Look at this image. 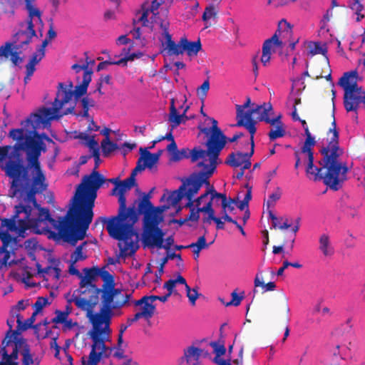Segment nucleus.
I'll return each instance as SVG.
<instances>
[{
	"label": "nucleus",
	"instance_id": "1",
	"mask_svg": "<svg viewBox=\"0 0 365 365\" xmlns=\"http://www.w3.org/2000/svg\"><path fill=\"white\" fill-rule=\"evenodd\" d=\"M9 136L17 141L5 165L1 166L6 175L11 179L9 196L14 198L21 191V182L29 180L30 170L31 186L23 200L24 203L19 205L28 206L31 217L33 207H38L36 195L47 188L46 176L39 160L41 151L46 150V145L38 133L30 134L25 128L12 129Z\"/></svg>",
	"mask_w": 365,
	"mask_h": 365
},
{
	"label": "nucleus",
	"instance_id": "2",
	"mask_svg": "<svg viewBox=\"0 0 365 365\" xmlns=\"http://www.w3.org/2000/svg\"><path fill=\"white\" fill-rule=\"evenodd\" d=\"M334 111L335 106L333 103V120L331 127L327 132V145L320 150L322 158L319 162L325 171L321 173V169H316L317 172L314 174V181L323 180L327 187L336 191L342 187L344 182L347 180L349 168L346 163L339 160V157L344 151L339 147V133L336 128Z\"/></svg>",
	"mask_w": 365,
	"mask_h": 365
},
{
	"label": "nucleus",
	"instance_id": "3",
	"mask_svg": "<svg viewBox=\"0 0 365 365\" xmlns=\"http://www.w3.org/2000/svg\"><path fill=\"white\" fill-rule=\"evenodd\" d=\"M93 71L83 73V81L80 85L75 87L73 91L67 89L63 83H58L59 90L53 103V108H40L36 113H33L28 118L22 125L26 132L31 133H37L36 130L41 126L43 128L50 125L53 120H58L63 115L69 113H74V106L68 108L66 110L61 113L63 106L68 103L74 96L76 100L84 96L87 93L88 87L91 81Z\"/></svg>",
	"mask_w": 365,
	"mask_h": 365
},
{
	"label": "nucleus",
	"instance_id": "4",
	"mask_svg": "<svg viewBox=\"0 0 365 365\" xmlns=\"http://www.w3.org/2000/svg\"><path fill=\"white\" fill-rule=\"evenodd\" d=\"M210 120L212 123L210 128L198 127L200 133L206 135H210L206 143L207 149L205 150L199 147H195L192 150L187 148H182L180 150H177L173 153L170 160L178 162L184 158H190L191 161L195 163L198 160H202L197 164L198 168H202L198 173H207L212 170V168H213V172L215 170L220 153L226 145V136L218 127L217 121L212 118Z\"/></svg>",
	"mask_w": 365,
	"mask_h": 365
},
{
	"label": "nucleus",
	"instance_id": "5",
	"mask_svg": "<svg viewBox=\"0 0 365 365\" xmlns=\"http://www.w3.org/2000/svg\"><path fill=\"white\" fill-rule=\"evenodd\" d=\"M106 181L103 175L97 170H93L90 175L83 178L82 182L76 190L73 197V207L76 209V217L83 226L81 233L86 232L92 222L97 191Z\"/></svg>",
	"mask_w": 365,
	"mask_h": 365
},
{
	"label": "nucleus",
	"instance_id": "6",
	"mask_svg": "<svg viewBox=\"0 0 365 365\" xmlns=\"http://www.w3.org/2000/svg\"><path fill=\"white\" fill-rule=\"evenodd\" d=\"M34 208L38 210V222H49L54 229L58 230V235L66 242L75 246L78 240H82L86 237V232H81L83 226L80 220L76 217V209L72 207L63 217H59L57 221L51 217L49 210L42 207L40 205Z\"/></svg>",
	"mask_w": 365,
	"mask_h": 365
},
{
	"label": "nucleus",
	"instance_id": "7",
	"mask_svg": "<svg viewBox=\"0 0 365 365\" xmlns=\"http://www.w3.org/2000/svg\"><path fill=\"white\" fill-rule=\"evenodd\" d=\"M25 7L28 12V16L25 22H20V29L14 34L11 47L13 49H26V47L31 42L34 37H36L35 24L41 25V30L43 27L41 19L42 12L35 6V0H24Z\"/></svg>",
	"mask_w": 365,
	"mask_h": 365
},
{
	"label": "nucleus",
	"instance_id": "8",
	"mask_svg": "<svg viewBox=\"0 0 365 365\" xmlns=\"http://www.w3.org/2000/svg\"><path fill=\"white\" fill-rule=\"evenodd\" d=\"M118 195L119 209L116 216L112 217L109 220L106 217H101L96 222V225L98 221L106 223L109 225L110 232H114L115 235L118 233L117 225L123 224V228L128 229L131 225H134L138 220V212L135 206L133 205L129 207H126V197L124 193L117 192Z\"/></svg>",
	"mask_w": 365,
	"mask_h": 365
},
{
	"label": "nucleus",
	"instance_id": "9",
	"mask_svg": "<svg viewBox=\"0 0 365 365\" xmlns=\"http://www.w3.org/2000/svg\"><path fill=\"white\" fill-rule=\"evenodd\" d=\"M357 76L356 71L346 72L339 78V85L344 89V106L346 112L354 111L363 104V98L360 94V86L354 78Z\"/></svg>",
	"mask_w": 365,
	"mask_h": 365
},
{
	"label": "nucleus",
	"instance_id": "10",
	"mask_svg": "<svg viewBox=\"0 0 365 365\" xmlns=\"http://www.w3.org/2000/svg\"><path fill=\"white\" fill-rule=\"evenodd\" d=\"M14 214L11 218H1V232H15L19 237H24V232L30 227L29 222L33 221L30 217V209L28 206L16 205Z\"/></svg>",
	"mask_w": 365,
	"mask_h": 365
},
{
	"label": "nucleus",
	"instance_id": "11",
	"mask_svg": "<svg viewBox=\"0 0 365 365\" xmlns=\"http://www.w3.org/2000/svg\"><path fill=\"white\" fill-rule=\"evenodd\" d=\"M123 224L117 225L118 232L117 235L114 232H110L109 225H106V230L111 237L119 241H123L119 243V248L120 255L123 257L132 256L135 254L138 248V234L134 230L133 226L131 225L128 229H123Z\"/></svg>",
	"mask_w": 365,
	"mask_h": 365
},
{
	"label": "nucleus",
	"instance_id": "12",
	"mask_svg": "<svg viewBox=\"0 0 365 365\" xmlns=\"http://www.w3.org/2000/svg\"><path fill=\"white\" fill-rule=\"evenodd\" d=\"M158 225L155 217L149 213L143 217L142 242L144 247L162 248L165 233Z\"/></svg>",
	"mask_w": 365,
	"mask_h": 365
},
{
	"label": "nucleus",
	"instance_id": "13",
	"mask_svg": "<svg viewBox=\"0 0 365 365\" xmlns=\"http://www.w3.org/2000/svg\"><path fill=\"white\" fill-rule=\"evenodd\" d=\"M111 333L110 328L92 327L88 335L93 341L88 358L91 365H97L107 349L106 341Z\"/></svg>",
	"mask_w": 365,
	"mask_h": 365
},
{
	"label": "nucleus",
	"instance_id": "14",
	"mask_svg": "<svg viewBox=\"0 0 365 365\" xmlns=\"http://www.w3.org/2000/svg\"><path fill=\"white\" fill-rule=\"evenodd\" d=\"M113 295L107 293L104 294L102 293V307L99 312L96 314H91L90 322L92 324V327L98 328H110V324L113 316V310L119 309V304H114L113 302Z\"/></svg>",
	"mask_w": 365,
	"mask_h": 365
},
{
	"label": "nucleus",
	"instance_id": "15",
	"mask_svg": "<svg viewBox=\"0 0 365 365\" xmlns=\"http://www.w3.org/2000/svg\"><path fill=\"white\" fill-rule=\"evenodd\" d=\"M213 173V169L207 173H192L190 175V182L187 193L185 197L187 198V202L185 204V207L190 209H196L194 207V196L199 192L203 184L210 185L209 178Z\"/></svg>",
	"mask_w": 365,
	"mask_h": 365
},
{
	"label": "nucleus",
	"instance_id": "16",
	"mask_svg": "<svg viewBox=\"0 0 365 365\" xmlns=\"http://www.w3.org/2000/svg\"><path fill=\"white\" fill-rule=\"evenodd\" d=\"M99 271L100 268L98 267L83 269L84 275L81 274V277H80V288L78 290L80 294H86V292H88L95 294V297H96V294H99L101 292V289H98L96 284H93V282L98 277Z\"/></svg>",
	"mask_w": 365,
	"mask_h": 365
},
{
	"label": "nucleus",
	"instance_id": "17",
	"mask_svg": "<svg viewBox=\"0 0 365 365\" xmlns=\"http://www.w3.org/2000/svg\"><path fill=\"white\" fill-rule=\"evenodd\" d=\"M255 113V108L245 110L241 107L236 108V120L237 123L235 126L245 127L250 134V140H254V135L256 133V120L252 118V115Z\"/></svg>",
	"mask_w": 365,
	"mask_h": 365
},
{
	"label": "nucleus",
	"instance_id": "18",
	"mask_svg": "<svg viewBox=\"0 0 365 365\" xmlns=\"http://www.w3.org/2000/svg\"><path fill=\"white\" fill-rule=\"evenodd\" d=\"M18 244V237H13L11 235L10 240H8L5 247L4 242H2V246L0 247V255L4 254V255L2 258L0 259V270H1L4 267H11L19 263V260L12 259L9 261L11 257V255H15V251L18 249L19 247Z\"/></svg>",
	"mask_w": 365,
	"mask_h": 365
},
{
	"label": "nucleus",
	"instance_id": "19",
	"mask_svg": "<svg viewBox=\"0 0 365 365\" xmlns=\"http://www.w3.org/2000/svg\"><path fill=\"white\" fill-rule=\"evenodd\" d=\"M150 194H144L142 200L138 202V212L139 214H143L144 217L146 216L147 213L150 214L155 217V219L158 224L162 220V217L159 216L162 212L167 208L165 206L154 207L150 200Z\"/></svg>",
	"mask_w": 365,
	"mask_h": 365
},
{
	"label": "nucleus",
	"instance_id": "20",
	"mask_svg": "<svg viewBox=\"0 0 365 365\" xmlns=\"http://www.w3.org/2000/svg\"><path fill=\"white\" fill-rule=\"evenodd\" d=\"M278 33H282L284 36H291L292 34V26L285 19H282L278 24V29L274 34L269 38L265 40L263 44L269 46L272 48L273 46L282 47L283 42L279 39Z\"/></svg>",
	"mask_w": 365,
	"mask_h": 365
},
{
	"label": "nucleus",
	"instance_id": "21",
	"mask_svg": "<svg viewBox=\"0 0 365 365\" xmlns=\"http://www.w3.org/2000/svg\"><path fill=\"white\" fill-rule=\"evenodd\" d=\"M98 299V294H91L88 299L85 298L74 297L72 301L75 303L76 306L83 311H87V317L90 319L91 314H93L91 309L97 304Z\"/></svg>",
	"mask_w": 365,
	"mask_h": 365
},
{
	"label": "nucleus",
	"instance_id": "22",
	"mask_svg": "<svg viewBox=\"0 0 365 365\" xmlns=\"http://www.w3.org/2000/svg\"><path fill=\"white\" fill-rule=\"evenodd\" d=\"M104 294L109 293L113 295V302L114 304H119V309L125 305L131 297V294H123L120 289L113 288L112 289L101 290Z\"/></svg>",
	"mask_w": 365,
	"mask_h": 365
},
{
	"label": "nucleus",
	"instance_id": "23",
	"mask_svg": "<svg viewBox=\"0 0 365 365\" xmlns=\"http://www.w3.org/2000/svg\"><path fill=\"white\" fill-rule=\"evenodd\" d=\"M319 250L324 257H331L334 254V248L331 245L330 237L327 233L322 234L319 237Z\"/></svg>",
	"mask_w": 365,
	"mask_h": 365
},
{
	"label": "nucleus",
	"instance_id": "24",
	"mask_svg": "<svg viewBox=\"0 0 365 365\" xmlns=\"http://www.w3.org/2000/svg\"><path fill=\"white\" fill-rule=\"evenodd\" d=\"M202 352L203 350L200 348L194 346H188L187 349H184V354L180 357V360L181 362L186 361L187 364H190L192 359H193L195 363L192 365H197Z\"/></svg>",
	"mask_w": 365,
	"mask_h": 365
},
{
	"label": "nucleus",
	"instance_id": "25",
	"mask_svg": "<svg viewBox=\"0 0 365 365\" xmlns=\"http://www.w3.org/2000/svg\"><path fill=\"white\" fill-rule=\"evenodd\" d=\"M182 185L180 186L178 190H175L169 196V200L171 205H176L182 199H183L187 193L188 187V183L190 182V176L185 179H182Z\"/></svg>",
	"mask_w": 365,
	"mask_h": 365
},
{
	"label": "nucleus",
	"instance_id": "26",
	"mask_svg": "<svg viewBox=\"0 0 365 365\" xmlns=\"http://www.w3.org/2000/svg\"><path fill=\"white\" fill-rule=\"evenodd\" d=\"M188 120L185 113L179 114L175 106L174 99L171 100L168 120L171 123L172 129L178 127L181 123Z\"/></svg>",
	"mask_w": 365,
	"mask_h": 365
},
{
	"label": "nucleus",
	"instance_id": "27",
	"mask_svg": "<svg viewBox=\"0 0 365 365\" xmlns=\"http://www.w3.org/2000/svg\"><path fill=\"white\" fill-rule=\"evenodd\" d=\"M316 144V141L314 137L306 138L303 146L301 148V153L303 154H307L308 163H307V171L309 172L313 167L314 161V153L312 148Z\"/></svg>",
	"mask_w": 365,
	"mask_h": 365
},
{
	"label": "nucleus",
	"instance_id": "28",
	"mask_svg": "<svg viewBox=\"0 0 365 365\" xmlns=\"http://www.w3.org/2000/svg\"><path fill=\"white\" fill-rule=\"evenodd\" d=\"M202 44L200 40L189 41L186 37H182V53L185 51L189 56H197L201 50Z\"/></svg>",
	"mask_w": 365,
	"mask_h": 365
},
{
	"label": "nucleus",
	"instance_id": "29",
	"mask_svg": "<svg viewBox=\"0 0 365 365\" xmlns=\"http://www.w3.org/2000/svg\"><path fill=\"white\" fill-rule=\"evenodd\" d=\"M175 258L178 259L179 261L177 264L178 267L182 265V259L180 254H176L175 252L168 253L165 257L161 259V262L160 263L158 272L155 273L157 282H159V281L161 280V276L163 274L165 265L167 264L168 260L173 259Z\"/></svg>",
	"mask_w": 365,
	"mask_h": 365
},
{
	"label": "nucleus",
	"instance_id": "30",
	"mask_svg": "<svg viewBox=\"0 0 365 365\" xmlns=\"http://www.w3.org/2000/svg\"><path fill=\"white\" fill-rule=\"evenodd\" d=\"M139 151L140 153V156L138 160L142 163V165L145 169L146 168L152 169V168L158 163L156 161L157 157L155 155L153 156L152 153L145 148H140Z\"/></svg>",
	"mask_w": 365,
	"mask_h": 365
},
{
	"label": "nucleus",
	"instance_id": "31",
	"mask_svg": "<svg viewBox=\"0 0 365 365\" xmlns=\"http://www.w3.org/2000/svg\"><path fill=\"white\" fill-rule=\"evenodd\" d=\"M272 106L270 103H263L262 105L257 106L255 108V113L258 115L257 119L258 121H264L267 123L266 118H269L270 115H272Z\"/></svg>",
	"mask_w": 365,
	"mask_h": 365
},
{
	"label": "nucleus",
	"instance_id": "32",
	"mask_svg": "<svg viewBox=\"0 0 365 365\" xmlns=\"http://www.w3.org/2000/svg\"><path fill=\"white\" fill-rule=\"evenodd\" d=\"M162 1L153 0L151 2L148 1H144L143 4H146L148 6V9L152 14L150 17L151 23L160 24L161 19L159 17L158 9L162 4Z\"/></svg>",
	"mask_w": 365,
	"mask_h": 365
},
{
	"label": "nucleus",
	"instance_id": "33",
	"mask_svg": "<svg viewBox=\"0 0 365 365\" xmlns=\"http://www.w3.org/2000/svg\"><path fill=\"white\" fill-rule=\"evenodd\" d=\"M36 266L38 273L44 274L46 275V280L51 279L58 281L60 279L61 270L58 267L48 266L43 269H41V265L38 263L36 264Z\"/></svg>",
	"mask_w": 365,
	"mask_h": 365
},
{
	"label": "nucleus",
	"instance_id": "34",
	"mask_svg": "<svg viewBox=\"0 0 365 365\" xmlns=\"http://www.w3.org/2000/svg\"><path fill=\"white\" fill-rule=\"evenodd\" d=\"M155 311V305L147 299L144 303H143L141 306V311L135 314L140 319L144 318L145 319H150L154 315Z\"/></svg>",
	"mask_w": 365,
	"mask_h": 365
},
{
	"label": "nucleus",
	"instance_id": "35",
	"mask_svg": "<svg viewBox=\"0 0 365 365\" xmlns=\"http://www.w3.org/2000/svg\"><path fill=\"white\" fill-rule=\"evenodd\" d=\"M245 153L242 152H232L228 155L225 160V163L232 168H238L242 166L243 160L245 159Z\"/></svg>",
	"mask_w": 365,
	"mask_h": 365
},
{
	"label": "nucleus",
	"instance_id": "36",
	"mask_svg": "<svg viewBox=\"0 0 365 365\" xmlns=\"http://www.w3.org/2000/svg\"><path fill=\"white\" fill-rule=\"evenodd\" d=\"M9 346V341H5L4 342V346L1 347L0 354L2 356V359L10 361H16V360L18 359V357H19V349H18L17 344H14L12 352L10 354H8V351L6 350V347Z\"/></svg>",
	"mask_w": 365,
	"mask_h": 365
},
{
	"label": "nucleus",
	"instance_id": "37",
	"mask_svg": "<svg viewBox=\"0 0 365 365\" xmlns=\"http://www.w3.org/2000/svg\"><path fill=\"white\" fill-rule=\"evenodd\" d=\"M98 277L103 281V290L112 289L115 287L114 277L104 268L100 269Z\"/></svg>",
	"mask_w": 365,
	"mask_h": 365
},
{
	"label": "nucleus",
	"instance_id": "38",
	"mask_svg": "<svg viewBox=\"0 0 365 365\" xmlns=\"http://www.w3.org/2000/svg\"><path fill=\"white\" fill-rule=\"evenodd\" d=\"M21 355L23 356L22 365H39L40 360L37 357L34 358L28 345L24 346Z\"/></svg>",
	"mask_w": 365,
	"mask_h": 365
},
{
	"label": "nucleus",
	"instance_id": "39",
	"mask_svg": "<svg viewBox=\"0 0 365 365\" xmlns=\"http://www.w3.org/2000/svg\"><path fill=\"white\" fill-rule=\"evenodd\" d=\"M255 287H261L263 289V292L274 291L276 288V284L274 282H269L267 284L263 280L262 272L257 273L254 281Z\"/></svg>",
	"mask_w": 365,
	"mask_h": 365
},
{
	"label": "nucleus",
	"instance_id": "40",
	"mask_svg": "<svg viewBox=\"0 0 365 365\" xmlns=\"http://www.w3.org/2000/svg\"><path fill=\"white\" fill-rule=\"evenodd\" d=\"M37 314H34L33 312L32 315L28 318L24 323H22V317L20 314H16V323H17V329L21 331H26L29 328H31L34 325V322L36 321V317Z\"/></svg>",
	"mask_w": 365,
	"mask_h": 365
},
{
	"label": "nucleus",
	"instance_id": "41",
	"mask_svg": "<svg viewBox=\"0 0 365 365\" xmlns=\"http://www.w3.org/2000/svg\"><path fill=\"white\" fill-rule=\"evenodd\" d=\"M44 56L45 53L37 50L36 52L34 53L30 58L28 63L26 65V68L29 69V71L31 72H35L36 66L44 58Z\"/></svg>",
	"mask_w": 365,
	"mask_h": 365
},
{
	"label": "nucleus",
	"instance_id": "42",
	"mask_svg": "<svg viewBox=\"0 0 365 365\" xmlns=\"http://www.w3.org/2000/svg\"><path fill=\"white\" fill-rule=\"evenodd\" d=\"M86 244L87 242H84L76 247V250L71 255L70 262H73V264H76L78 261H83L87 258L86 255L83 252V247Z\"/></svg>",
	"mask_w": 365,
	"mask_h": 365
},
{
	"label": "nucleus",
	"instance_id": "43",
	"mask_svg": "<svg viewBox=\"0 0 365 365\" xmlns=\"http://www.w3.org/2000/svg\"><path fill=\"white\" fill-rule=\"evenodd\" d=\"M165 49L169 56H178L180 54H182V38L180 39L178 43H176L174 41L173 42H170L166 46Z\"/></svg>",
	"mask_w": 365,
	"mask_h": 365
},
{
	"label": "nucleus",
	"instance_id": "44",
	"mask_svg": "<svg viewBox=\"0 0 365 365\" xmlns=\"http://www.w3.org/2000/svg\"><path fill=\"white\" fill-rule=\"evenodd\" d=\"M81 106L83 110V113L77 114L78 116H82L88 118L89 117L88 110L91 107H94L95 101L88 97H83L81 100Z\"/></svg>",
	"mask_w": 365,
	"mask_h": 365
},
{
	"label": "nucleus",
	"instance_id": "45",
	"mask_svg": "<svg viewBox=\"0 0 365 365\" xmlns=\"http://www.w3.org/2000/svg\"><path fill=\"white\" fill-rule=\"evenodd\" d=\"M148 6L146 4H142L140 10L137 12V14H141L138 22L141 23L143 26H148L149 25L148 16L150 12L148 11Z\"/></svg>",
	"mask_w": 365,
	"mask_h": 365
},
{
	"label": "nucleus",
	"instance_id": "46",
	"mask_svg": "<svg viewBox=\"0 0 365 365\" xmlns=\"http://www.w3.org/2000/svg\"><path fill=\"white\" fill-rule=\"evenodd\" d=\"M101 146L104 156L108 155L110 153L118 148V145L111 142L110 140H103Z\"/></svg>",
	"mask_w": 365,
	"mask_h": 365
},
{
	"label": "nucleus",
	"instance_id": "47",
	"mask_svg": "<svg viewBox=\"0 0 365 365\" xmlns=\"http://www.w3.org/2000/svg\"><path fill=\"white\" fill-rule=\"evenodd\" d=\"M282 195V191L279 187H277L275 191L272 193L267 201L264 202L267 210H269L271 207H273L275 205V203L277 200H279Z\"/></svg>",
	"mask_w": 365,
	"mask_h": 365
},
{
	"label": "nucleus",
	"instance_id": "48",
	"mask_svg": "<svg viewBox=\"0 0 365 365\" xmlns=\"http://www.w3.org/2000/svg\"><path fill=\"white\" fill-rule=\"evenodd\" d=\"M250 145H251L250 152L245 153V159L242 161L243 163H242L241 169H242L244 171L245 170L250 169L251 165H252V163H251L250 158H251V157L253 155V154L255 153V142H254V140H250Z\"/></svg>",
	"mask_w": 365,
	"mask_h": 365
},
{
	"label": "nucleus",
	"instance_id": "49",
	"mask_svg": "<svg viewBox=\"0 0 365 365\" xmlns=\"http://www.w3.org/2000/svg\"><path fill=\"white\" fill-rule=\"evenodd\" d=\"M135 185V182L134 180H131L128 177L126 179L120 182L118 184V189L117 192L120 193H125L127 190H130L134 185Z\"/></svg>",
	"mask_w": 365,
	"mask_h": 365
},
{
	"label": "nucleus",
	"instance_id": "50",
	"mask_svg": "<svg viewBox=\"0 0 365 365\" xmlns=\"http://www.w3.org/2000/svg\"><path fill=\"white\" fill-rule=\"evenodd\" d=\"M160 29L163 30V36L165 39V45L167 46L170 42H173L172 36L169 33L170 24L166 20H160Z\"/></svg>",
	"mask_w": 365,
	"mask_h": 365
},
{
	"label": "nucleus",
	"instance_id": "51",
	"mask_svg": "<svg viewBox=\"0 0 365 365\" xmlns=\"http://www.w3.org/2000/svg\"><path fill=\"white\" fill-rule=\"evenodd\" d=\"M285 133L284 127L279 125V126H275V129H271L268 133V136L270 140H274L277 138L284 137Z\"/></svg>",
	"mask_w": 365,
	"mask_h": 365
},
{
	"label": "nucleus",
	"instance_id": "52",
	"mask_svg": "<svg viewBox=\"0 0 365 365\" xmlns=\"http://www.w3.org/2000/svg\"><path fill=\"white\" fill-rule=\"evenodd\" d=\"M48 304H50V302H48V299L47 297H38L36 302L33 304V307L34 309V314H38L40 313L43 307Z\"/></svg>",
	"mask_w": 365,
	"mask_h": 365
},
{
	"label": "nucleus",
	"instance_id": "53",
	"mask_svg": "<svg viewBox=\"0 0 365 365\" xmlns=\"http://www.w3.org/2000/svg\"><path fill=\"white\" fill-rule=\"evenodd\" d=\"M80 138L85 140L86 141V145L91 150H92V153L94 152V150H98V143L95 140L93 136H90L86 134H83L80 135Z\"/></svg>",
	"mask_w": 365,
	"mask_h": 365
},
{
	"label": "nucleus",
	"instance_id": "54",
	"mask_svg": "<svg viewBox=\"0 0 365 365\" xmlns=\"http://www.w3.org/2000/svg\"><path fill=\"white\" fill-rule=\"evenodd\" d=\"M262 51V54L260 61L264 66H267L271 59L272 48L269 46L263 44Z\"/></svg>",
	"mask_w": 365,
	"mask_h": 365
},
{
	"label": "nucleus",
	"instance_id": "55",
	"mask_svg": "<svg viewBox=\"0 0 365 365\" xmlns=\"http://www.w3.org/2000/svg\"><path fill=\"white\" fill-rule=\"evenodd\" d=\"M56 317L51 319V322L54 324H62L68 319L70 314V311H61L56 309L55 311Z\"/></svg>",
	"mask_w": 365,
	"mask_h": 365
},
{
	"label": "nucleus",
	"instance_id": "56",
	"mask_svg": "<svg viewBox=\"0 0 365 365\" xmlns=\"http://www.w3.org/2000/svg\"><path fill=\"white\" fill-rule=\"evenodd\" d=\"M23 49H13V46L9 51V56H11V61L14 66H17L23 61V58L19 56Z\"/></svg>",
	"mask_w": 365,
	"mask_h": 365
},
{
	"label": "nucleus",
	"instance_id": "57",
	"mask_svg": "<svg viewBox=\"0 0 365 365\" xmlns=\"http://www.w3.org/2000/svg\"><path fill=\"white\" fill-rule=\"evenodd\" d=\"M4 14L9 19H11V21H14L15 14L14 4L10 1H7L4 5Z\"/></svg>",
	"mask_w": 365,
	"mask_h": 365
},
{
	"label": "nucleus",
	"instance_id": "58",
	"mask_svg": "<svg viewBox=\"0 0 365 365\" xmlns=\"http://www.w3.org/2000/svg\"><path fill=\"white\" fill-rule=\"evenodd\" d=\"M217 17V11H215V6L213 5H210L207 6L202 14V20L204 21H207L211 19H215Z\"/></svg>",
	"mask_w": 365,
	"mask_h": 365
},
{
	"label": "nucleus",
	"instance_id": "59",
	"mask_svg": "<svg viewBox=\"0 0 365 365\" xmlns=\"http://www.w3.org/2000/svg\"><path fill=\"white\" fill-rule=\"evenodd\" d=\"M210 345L213 348L214 352L215 354V357H220L226 352V349L224 344H220L217 341H211Z\"/></svg>",
	"mask_w": 365,
	"mask_h": 365
},
{
	"label": "nucleus",
	"instance_id": "60",
	"mask_svg": "<svg viewBox=\"0 0 365 365\" xmlns=\"http://www.w3.org/2000/svg\"><path fill=\"white\" fill-rule=\"evenodd\" d=\"M187 292V297L189 299L192 305L195 304V302L199 297L198 294V287H195L191 289L189 286H187V289H185Z\"/></svg>",
	"mask_w": 365,
	"mask_h": 365
},
{
	"label": "nucleus",
	"instance_id": "61",
	"mask_svg": "<svg viewBox=\"0 0 365 365\" xmlns=\"http://www.w3.org/2000/svg\"><path fill=\"white\" fill-rule=\"evenodd\" d=\"M190 248H195L200 250L206 249L209 247V245L206 242L205 235L200 237L196 242H192L188 245Z\"/></svg>",
	"mask_w": 365,
	"mask_h": 365
},
{
	"label": "nucleus",
	"instance_id": "62",
	"mask_svg": "<svg viewBox=\"0 0 365 365\" xmlns=\"http://www.w3.org/2000/svg\"><path fill=\"white\" fill-rule=\"evenodd\" d=\"M210 89V81L209 79L205 80L200 87L197 89V94L202 100L207 96V93Z\"/></svg>",
	"mask_w": 365,
	"mask_h": 365
},
{
	"label": "nucleus",
	"instance_id": "63",
	"mask_svg": "<svg viewBox=\"0 0 365 365\" xmlns=\"http://www.w3.org/2000/svg\"><path fill=\"white\" fill-rule=\"evenodd\" d=\"M231 297H232V299L227 302L225 304V306L226 307H229V306H238L240 304L242 299H243V297L242 296H239L237 294V293L236 292V291H233L232 293H231Z\"/></svg>",
	"mask_w": 365,
	"mask_h": 365
},
{
	"label": "nucleus",
	"instance_id": "64",
	"mask_svg": "<svg viewBox=\"0 0 365 365\" xmlns=\"http://www.w3.org/2000/svg\"><path fill=\"white\" fill-rule=\"evenodd\" d=\"M200 212H201V211L199 210V207L196 209H191L190 210L189 215L185 217L187 222H197L200 219Z\"/></svg>",
	"mask_w": 365,
	"mask_h": 365
}]
</instances>
